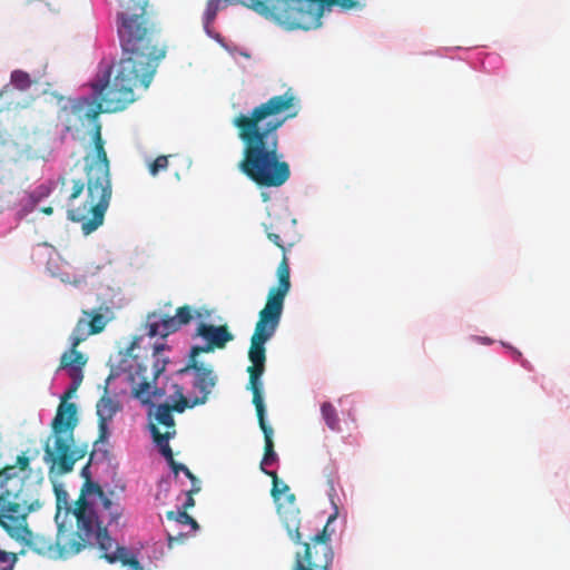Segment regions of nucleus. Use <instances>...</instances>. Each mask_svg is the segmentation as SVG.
<instances>
[{"label": "nucleus", "mask_w": 570, "mask_h": 570, "mask_svg": "<svg viewBox=\"0 0 570 570\" xmlns=\"http://www.w3.org/2000/svg\"><path fill=\"white\" fill-rule=\"evenodd\" d=\"M11 83L19 90H26L31 86V79L27 72L14 70L11 73Z\"/></svg>", "instance_id": "412c9836"}, {"label": "nucleus", "mask_w": 570, "mask_h": 570, "mask_svg": "<svg viewBox=\"0 0 570 570\" xmlns=\"http://www.w3.org/2000/svg\"><path fill=\"white\" fill-rule=\"evenodd\" d=\"M90 462L81 469V475L86 481L71 510L76 518L77 530L75 532L69 531L60 525L55 543L33 533L35 538L45 541L38 543L39 547H46V550L39 553L55 554L58 558L66 559L79 553L88 543L95 541L102 552L101 558L109 563L119 561L122 566L128 567L127 570H142L135 556L130 554L125 547L115 543L107 528L102 527L92 504L86 498L88 494L102 495L101 487L91 481Z\"/></svg>", "instance_id": "20e7f679"}, {"label": "nucleus", "mask_w": 570, "mask_h": 570, "mask_svg": "<svg viewBox=\"0 0 570 570\" xmlns=\"http://www.w3.org/2000/svg\"><path fill=\"white\" fill-rule=\"evenodd\" d=\"M99 309L82 311L70 335V350L60 357V370H68L72 384L61 397L56 415L50 423V435L43 443V461L49 465L51 473L65 475L73 470L75 464L82 460L88 450L87 446L76 444L75 430L78 426L77 405L68 400L77 391L82 380L81 368L87 360L77 347L90 335L101 333L108 318Z\"/></svg>", "instance_id": "f03ea898"}, {"label": "nucleus", "mask_w": 570, "mask_h": 570, "mask_svg": "<svg viewBox=\"0 0 570 570\" xmlns=\"http://www.w3.org/2000/svg\"><path fill=\"white\" fill-rule=\"evenodd\" d=\"M184 474L191 480L193 482V487H199L197 483H198V480L197 478L193 474V472L186 466L184 468L183 470Z\"/></svg>", "instance_id": "2f4dec72"}, {"label": "nucleus", "mask_w": 570, "mask_h": 570, "mask_svg": "<svg viewBox=\"0 0 570 570\" xmlns=\"http://www.w3.org/2000/svg\"><path fill=\"white\" fill-rule=\"evenodd\" d=\"M13 567H14V566L8 564L7 567H4V568H3V569H1V570H13Z\"/></svg>", "instance_id": "f704fd0d"}, {"label": "nucleus", "mask_w": 570, "mask_h": 570, "mask_svg": "<svg viewBox=\"0 0 570 570\" xmlns=\"http://www.w3.org/2000/svg\"><path fill=\"white\" fill-rule=\"evenodd\" d=\"M97 497L101 500L104 509L110 512L111 521H117V519L119 518V513L117 511L116 512L111 511L112 505H114L111 500L105 494L104 491H102V495H97Z\"/></svg>", "instance_id": "393cba45"}, {"label": "nucleus", "mask_w": 570, "mask_h": 570, "mask_svg": "<svg viewBox=\"0 0 570 570\" xmlns=\"http://www.w3.org/2000/svg\"><path fill=\"white\" fill-rule=\"evenodd\" d=\"M41 213H43L45 215H51L53 209L52 207L48 206V207H42L41 209Z\"/></svg>", "instance_id": "473e14b6"}, {"label": "nucleus", "mask_w": 570, "mask_h": 570, "mask_svg": "<svg viewBox=\"0 0 570 570\" xmlns=\"http://www.w3.org/2000/svg\"><path fill=\"white\" fill-rule=\"evenodd\" d=\"M121 11L117 14V32L121 38L127 30L132 38L159 40L155 23L146 13L148 0H117Z\"/></svg>", "instance_id": "1a4fd4ad"}, {"label": "nucleus", "mask_w": 570, "mask_h": 570, "mask_svg": "<svg viewBox=\"0 0 570 570\" xmlns=\"http://www.w3.org/2000/svg\"><path fill=\"white\" fill-rule=\"evenodd\" d=\"M134 396L142 404H150L153 397L163 396L164 392L157 387L151 391V385L147 380H144L136 387H134Z\"/></svg>", "instance_id": "dca6fc26"}, {"label": "nucleus", "mask_w": 570, "mask_h": 570, "mask_svg": "<svg viewBox=\"0 0 570 570\" xmlns=\"http://www.w3.org/2000/svg\"><path fill=\"white\" fill-rule=\"evenodd\" d=\"M167 518L169 520L174 519L178 523H181V524H190L193 530L198 529V523L196 522V520L191 515H189L186 511H178V512L169 511V512H167Z\"/></svg>", "instance_id": "4be33fe9"}, {"label": "nucleus", "mask_w": 570, "mask_h": 570, "mask_svg": "<svg viewBox=\"0 0 570 570\" xmlns=\"http://www.w3.org/2000/svg\"><path fill=\"white\" fill-rule=\"evenodd\" d=\"M267 238L273 243L275 244L278 248H281L283 250V253L285 254V246H284V243L282 242L281 239V236L276 233H273V232H268L267 233Z\"/></svg>", "instance_id": "cd10ccee"}, {"label": "nucleus", "mask_w": 570, "mask_h": 570, "mask_svg": "<svg viewBox=\"0 0 570 570\" xmlns=\"http://www.w3.org/2000/svg\"><path fill=\"white\" fill-rule=\"evenodd\" d=\"M240 3L291 31L321 27L325 8L360 10L366 0H242Z\"/></svg>", "instance_id": "0eeeda50"}, {"label": "nucleus", "mask_w": 570, "mask_h": 570, "mask_svg": "<svg viewBox=\"0 0 570 570\" xmlns=\"http://www.w3.org/2000/svg\"><path fill=\"white\" fill-rule=\"evenodd\" d=\"M199 490H200V487H193V489L188 491L186 502L184 503L185 509H189L195 505V500L193 498V494L199 492Z\"/></svg>", "instance_id": "c85d7f7f"}, {"label": "nucleus", "mask_w": 570, "mask_h": 570, "mask_svg": "<svg viewBox=\"0 0 570 570\" xmlns=\"http://www.w3.org/2000/svg\"><path fill=\"white\" fill-rule=\"evenodd\" d=\"M321 414L327 428L332 431L341 430V421L335 406L330 402H324L321 405Z\"/></svg>", "instance_id": "f3484780"}, {"label": "nucleus", "mask_w": 570, "mask_h": 570, "mask_svg": "<svg viewBox=\"0 0 570 570\" xmlns=\"http://www.w3.org/2000/svg\"><path fill=\"white\" fill-rule=\"evenodd\" d=\"M276 275L278 279L277 286L269 289L266 304L258 313V321L256 322L254 333L250 337V346L248 350V358L252 362V365L247 368L249 374L248 389L253 394V404L255 405L258 424L265 441L264 456L261 462L262 470L265 469V465H271L277 461L273 442L274 431L265 421V405L262 395L263 384L261 376L265 371V343L274 336L281 323L284 301L291 289V271L285 255L278 264Z\"/></svg>", "instance_id": "39448f33"}, {"label": "nucleus", "mask_w": 570, "mask_h": 570, "mask_svg": "<svg viewBox=\"0 0 570 570\" xmlns=\"http://www.w3.org/2000/svg\"><path fill=\"white\" fill-rule=\"evenodd\" d=\"M27 198L31 205H35L36 204V200L33 199V197L27 193H23V199Z\"/></svg>", "instance_id": "72a5a7b5"}, {"label": "nucleus", "mask_w": 570, "mask_h": 570, "mask_svg": "<svg viewBox=\"0 0 570 570\" xmlns=\"http://www.w3.org/2000/svg\"><path fill=\"white\" fill-rule=\"evenodd\" d=\"M18 558L16 553L7 552L0 549V563H8L14 566Z\"/></svg>", "instance_id": "a878e982"}, {"label": "nucleus", "mask_w": 570, "mask_h": 570, "mask_svg": "<svg viewBox=\"0 0 570 570\" xmlns=\"http://www.w3.org/2000/svg\"><path fill=\"white\" fill-rule=\"evenodd\" d=\"M56 494H57V502H58V508H60V503L63 502L65 505L68 504L67 502V497H68V493L62 490V489H56Z\"/></svg>", "instance_id": "c756f323"}, {"label": "nucleus", "mask_w": 570, "mask_h": 570, "mask_svg": "<svg viewBox=\"0 0 570 570\" xmlns=\"http://www.w3.org/2000/svg\"><path fill=\"white\" fill-rule=\"evenodd\" d=\"M146 328L150 337H166L179 330L174 316L159 317L155 313L148 315Z\"/></svg>", "instance_id": "4468645a"}, {"label": "nucleus", "mask_w": 570, "mask_h": 570, "mask_svg": "<svg viewBox=\"0 0 570 570\" xmlns=\"http://www.w3.org/2000/svg\"><path fill=\"white\" fill-rule=\"evenodd\" d=\"M174 393L169 396L173 404H159L155 412V419L158 424L166 426L167 431H173L175 421L171 414L173 411L181 413L189 407V400L184 395V390L179 384H171Z\"/></svg>", "instance_id": "ddd939ff"}, {"label": "nucleus", "mask_w": 570, "mask_h": 570, "mask_svg": "<svg viewBox=\"0 0 570 570\" xmlns=\"http://www.w3.org/2000/svg\"><path fill=\"white\" fill-rule=\"evenodd\" d=\"M285 494V502H277V513L284 525L288 538L293 541V543L302 546L303 550H305V544L311 541L313 537L308 539V541H303V534L301 532V511L296 505V498L294 493L289 491Z\"/></svg>", "instance_id": "9b49d317"}, {"label": "nucleus", "mask_w": 570, "mask_h": 570, "mask_svg": "<svg viewBox=\"0 0 570 570\" xmlns=\"http://www.w3.org/2000/svg\"><path fill=\"white\" fill-rule=\"evenodd\" d=\"M96 407H97L98 419L108 420V421H110L114 417V415L117 413V411L119 410L118 402L114 401L112 399H110L108 396H102L98 401Z\"/></svg>", "instance_id": "a211bd4d"}, {"label": "nucleus", "mask_w": 570, "mask_h": 570, "mask_svg": "<svg viewBox=\"0 0 570 570\" xmlns=\"http://www.w3.org/2000/svg\"><path fill=\"white\" fill-rule=\"evenodd\" d=\"M165 348H166L165 344L156 345L154 348V355L157 357L155 361V364H154V377L155 379H157L165 371L167 362L165 360H160L158 357L160 352L164 351Z\"/></svg>", "instance_id": "5701e85b"}, {"label": "nucleus", "mask_w": 570, "mask_h": 570, "mask_svg": "<svg viewBox=\"0 0 570 570\" xmlns=\"http://www.w3.org/2000/svg\"><path fill=\"white\" fill-rule=\"evenodd\" d=\"M194 372V387L200 392V396L189 401V407L200 405L207 402L209 394L217 383V376L210 365L202 363L197 360V356L189 354L187 365L179 371V373Z\"/></svg>", "instance_id": "9d476101"}, {"label": "nucleus", "mask_w": 570, "mask_h": 570, "mask_svg": "<svg viewBox=\"0 0 570 570\" xmlns=\"http://www.w3.org/2000/svg\"><path fill=\"white\" fill-rule=\"evenodd\" d=\"M196 335L206 341L204 346H193L190 353L193 356H198L202 353H210L215 350H222L226 344L234 340V335L228 330L227 325H213L207 323H199L196 330Z\"/></svg>", "instance_id": "f8f14e48"}, {"label": "nucleus", "mask_w": 570, "mask_h": 570, "mask_svg": "<svg viewBox=\"0 0 570 570\" xmlns=\"http://www.w3.org/2000/svg\"><path fill=\"white\" fill-rule=\"evenodd\" d=\"M297 104L294 89L287 88L232 120L243 144L238 169L258 187H281L291 177L289 164L279 153L278 129L297 115Z\"/></svg>", "instance_id": "f257e3e1"}, {"label": "nucleus", "mask_w": 570, "mask_h": 570, "mask_svg": "<svg viewBox=\"0 0 570 570\" xmlns=\"http://www.w3.org/2000/svg\"><path fill=\"white\" fill-rule=\"evenodd\" d=\"M173 470V472L177 475L179 472H183L184 468H186V465L181 464V463H178L175 461V459L168 463Z\"/></svg>", "instance_id": "7c9ffc66"}, {"label": "nucleus", "mask_w": 570, "mask_h": 570, "mask_svg": "<svg viewBox=\"0 0 570 570\" xmlns=\"http://www.w3.org/2000/svg\"><path fill=\"white\" fill-rule=\"evenodd\" d=\"M335 515H331L323 529L305 544L304 551H296L292 570H331L334 550L331 544L328 524Z\"/></svg>", "instance_id": "6e6552de"}, {"label": "nucleus", "mask_w": 570, "mask_h": 570, "mask_svg": "<svg viewBox=\"0 0 570 570\" xmlns=\"http://www.w3.org/2000/svg\"><path fill=\"white\" fill-rule=\"evenodd\" d=\"M195 316V311L189 305L180 306L176 309L175 320L180 328L183 325H187L191 322Z\"/></svg>", "instance_id": "aec40b11"}, {"label": "nucleus", "mask_w": 570, "mask_h": 570, "mask_svg": "<svg viewBox=\"0 0 570 570\" xmlns=\"http://www.w3.org/2000/svg\"><path fill=\"white\" fill-rule=\"evenodd\" d=\"M175 433V430L161 433L155 425H151V434L154 441L159 446L160 453L164 455L168 463L174 460V453L170 445L168 444V441L169 439L174 438Z\"/></svg>", "instance_id": "2eb2a0df"}, {"label": "nucleus", "mask_w": 570, "mask_h": 570, "mask_svg": "<svg viewBox=\"0 0 570 570\" xmlns=\"http://www.w3.org/2000/svg\"><path fill=\"white\" fill-rule=\"evenodd\" d=\"M122 57L116 65L115 76L110 72L92 83L95 100L78 99L71 106V111L79 118L96 121L102 112H118L135 101L134 90L137 87L148 88L159 61L166 51L159 40L132 38L124 30L119 38Z\"/></svg>", "instance_id": "7ed1b4c3"}, {"label": "nucleus", "mask_w": 570, "mask_h": 570, "mask_svg": "<svg viewBox=\"0 0 570 570\" xmlns=\"http://www.w3.org/2000/svg\"><path fill=\"white\" fill-rule=\"evenodd\" d=\"M101 129V124L96 120L91 134L95 156L91 159L86 157L87 183L73 179L68 197V218L80 223L86 235L102 225L111 199L110 163Z\"/></svg>", "instance_id": "423d86ee"}, {"label": "nucleus", "mask_w": 570, "mask_h": 570, "mask_svg": "<svg viewBox=\"0 0 570 570\" xmlns=\"http://www.w3.org/2000/svg\"><path fill=\"white\" fill-rule=\"evenodd\" d=\"M168 156H158L154 161L149 164V173L156 176L159 171L167 169Z\"/></svg>", "instance_id": "b1692460"}, {"label": "nucleus", "mask_w": 570, "mask_h": 570, "mask_svg": "<svg viewBox=\"0 0 570 570\" xmlns=\"http://www.w3.org/2000/svg\"><path fill=\"white\" fill-rule=\"evenodd\" d=\"M108 420L98 419L99 423V441H104L108 436Z\"/></svg>", "instance_id": "bb28decb"}, {"label": "nucleus", "mask_w": 570, "mask_h": 570, "mask_svg": "<svg viewBox=\"0 0 570 570\" xmlns=\"http://www.w3.org/2000/svg\"><path fill=\"white\" fill-rule=\"evenodd\" d=\"M263 472L272 478L273 487L271 494L274 498V500L278 502L281 500V495L289 491V487L278 479V475L275 471H268L266 469H263Z\"/></svg>", "instance_id": "6ab92c4d"}]
</instances>
